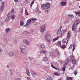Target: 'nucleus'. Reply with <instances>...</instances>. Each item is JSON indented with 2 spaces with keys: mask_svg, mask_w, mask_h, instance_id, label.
Returning <instances> with one entry per match:
<instances>
[{
  "mask_svg": "<svg viewBox=\"0 0 80 80\" xmlns=\"http://www.w3.org/2000/svg\"><path fill=\"white\" fill-rule=\"evenodd\" d=\"M70 37V32H68V38H69Z\"/></svg>",
  "mask_w": 80,
  "mask_h": 80,
  "instance_id": "nucleus-25",
  "label": "nucleus"
},
{
  "mask_svg": "<svg viewBox=\"0 0 80 80\" xmlns=\"http://www.w3.org/2000/svg\"><path fill=\"white\" fill-rule=\"evenodd\" d=\"M52 56L53 57H56V53H53L52 54Z\"/></svg>",
  "mask_w": 80,
  "mask_h": 80,
  "instance_id": "nucleus-31",
  "label": "nucleus"
},
{
  "mask_svg": "<svg viewBox=\"0 0 80 80\" xmlns=\"http://www.w3.org/2000/svg\"><path fill=\"white\" fill-rule=\"evenodd\" d=\"M31 21V19L28 20L27 21L28 23H27L26 24L24 25V27H28V25H29L28 23H30V22Z\"/></svg>",
  "mask_w": 80,
  "mask_h": 80,
  "instance_id": "nucleus-7",
  "label": "nucleus"
},
{
  "mask_svg": "<svg viewBox=\"0 0 80 80\" xmlns=\"http://www.w3.org/2000/svg\"><path fill=\"white\" fill-rule=\"evenodd\" d=\"M75 46L73 45V48H72V51L73 52L75 50Z\"/></svg>",
  "mask_w": 80,
  "mask_h": 80,
  "instance_id": "nucleus-32",
  "label": "nucleus"
},
{
  "mask_svg": "<svg viewBox=\"0 0 80 80\" xmlns=\"http://www.w3.org/2000/svg\"><path fill=\"white\" fill-rule=\"evenodd\" d=\"M68 16L71 18H73V16L72 15H68Z\"/></svg>",
  "mask_w": 80,
  "mask_h": 80,
  "instance_id": "nucleus-39",
  "label": "nucleus"
},
{
  "mask_svg": "<svg viewBox=\"0 0 80 80\" xmlns=\"http://www.w3.org/2000/svg\"><path fill=\"white\" fill-rule=\"evenodd\" d=\"M31 73H32V74H35V75H37V73H36L35 72H32V71H31Z\"/></svg>",
  "mask_w": 80,
  "mask_h": 80,
  "instance_id": "nucleus-40",
  "label": "nucleus"
},
{
  "mask_svg": "<svg viewBox=\"0 0 80 80\" xmlns=\"http://www.w3.org/2000/svg\"><path fill=\"white\" fill-rule=\"evenodd\" d=\"M36 13H39L40 12V10H39V9H37L36 10Z\"/></svg>",
  "mask_w": 80,
  "mask_h": 80,
  "instance_id": "nucleus-35",
  "label": "nucleus"
},
{
  "mask_svg": "<svg viewBox=\"0 0 80 80\" xmlns=\"http://www.w3.org/2000/svg\"><path fill=\"white\" fill-rule=\"evenodd\" d=\"M61 32V30H60V29H58L57 32V35H58V34H60Z\"/></svg>",
  "mask_w": 80,
  "mask_h": 80,
  "instance_id": "nucleus-22",
  "label": "nucleus"
},
{
  "mask_svg": "<svg viewBox=\"0 0 80 80\" xmlns=\"http://www.w3.org/2000/svg\"><path fill=\"white\" fill-rule=\"evenodd\" d=\"M31 21L32 22H34V21H35L36 20H37V19L36 18H32L31 19Z\"/></svg>",
  "mask_w": 80,
  "mask_h": 80,
  "instance_id": "nucleus-17",
  "label": "nucleus"
},
{
  "mask_svg": "<svg viewBox=\"0 0 80 80\" xmlns=\"http://www.w3.org/2000/svg\"><path fill=\"white\" fill-rule=\"evenodd\" d=\"M21 13H23V9L21 8Z\"/></svg>",
  "mask_w": 80,
  "mask_h": 80,
  "instance_id": "nucleus-45",
  "label": "nucleus"
},
{
  "mask_svg": "<svg viewBox=\"0 0 80 80\" xmlns=\"http://www.w3.org/2000/svg\"><path fill=\"white\" fill-rule=\"evenodd\" d=\"M20 48H21V53H25L26 52H25V50H26V49L27 48L26 47L25 45H20Z\"/></svg>",
  "mask_w": 80,
  "mask_h": 80,
  "instance_id": "nucleus-1",
  "label": "nucleus"
},
{
  "mask_svg": "<svg viewBox=\"0 0 80 80\" xmlns=\"http://www.w3.org/2000/svg\"><path fill=\"white\" fill-rule=\"evenodd\" d=\"M30 60H32V59H30Z\"/></svg>",
  "mask_w": 80,
  "mask_h": 80,
  "instance_id": "nucleus-61",
  "label": "nucleus"
},
{
  "mask_svg": "<svg viewBox=\"0 0 80 80\" xmlns=\"http://www.w3.org/2000/svg\"><path fill=\"white\" fill-rule=\"evenodd\" d=\"M48 79L49 80H53V78L51 77H48Z\"/></svg>",
  "mask_w": 80,
  "mask_h": 80,
  "instance_id": "nucleus-29",
  "label": "nucleus"
},
{
  "mask_svg": "<svg viewBox=\"0 0 80 80\" xmlns=\"http://www.w3.org/2000/svg\"><path fill=\"white\" fill-rule=\"evenodd\" d=\"M79 23L80 21L79 20H76L74 22V24H73L72 26V31H74V30H75L77 27V25L79 24Z\"/></svg>",
  "mask_w": 80,
  "mask_h": 80,
  "instance_id": "nucleus-2",
  "label": "nucleus"
},
{
  "mask_svg": "<svg viewBox=\"0 0 80 80\" xmlns=\"http://www.w3.org/2000/svg\"><path fill=\"white\" fill-rule=\"evenodd\" d=\"M70 58L71 60H72L75 59V58H74V56H73V55H71L70 56Z\"/></svg>",
  "mask_w": 80,
  "mask_h": 80,
  "instance_id": "nucleus-12",
  "label": "nucleus"
},
{
  "mask_svg": "<svg viewBox=\"0 0 80 80\" xmlns=\"http://www.w3.org/2000/svg\"><path fill=\"white\" fill-rule=\"evenodd\" d=\"M14 2H18V0H14Z\"/></svg>",
  "mask_w": 80,
  "mask_h": 80,
  "instance_id": "nucleus-51",
  "label": "nucleus"
},
{
  "mask_svg": "<svg viewBox=\"0 0 80 80\" xmlns=\"http://www.w3.org/2000/svg\"><path fill=\"white\" fill-rule=\"evenodd\" d=\"M59 29H60V30H61V29H62V26H60V28Z\"/></svg>",
  "mask_w": 80,
  "mask_h": 80,
  "instance_id": "nucleus-52",
  "label": "nucleus"
},
{
  "mask_svg": "<svg viewBox=\"0 0 80 80\" xmlns=\"http://www.w3.org/2000/svg\"><path fill=\"white\" fill-rule=\"evenodd\" d=\"M75 13L76 15H80V11H79L78 12H75Z\"/></svg>",
  "mask_w": 80,
  "mask_h": 80,
  "instance_id": "nucleus-33",
  "label": "nucleus"
},
{
  "mask_svg": "<svg viewBox=\"0 0 80 80\" xmlns=\"http://www.w3.org/2000/svg\"><path fill=\"white\" fill-rule=\"evenodd\" d=\"M56 40H57V38H54L53 40H52V41L53 42H55V41H56Z\"/></svg>",
  "mask_w": 80,
  "mask_h": 80,
  "instance_id": "nucleus-34",
  "label": "nucleus"
},
{
  "mask_svg": "<svg viewBox=\"0 0 80 80\" xmlns=\"http://www.w3.org/2000/svg\"><path fill=\"white\" fill-rule=\"evenodd\" d=\"M25 25L24 22L23 21H21V22H20V25L21 26H23V25Z\"/></svg>",
  "mask_w": 80,
  "mask_h": 80,
  "instance_id": "nucleus-23",
  "label": "nucleus"
},
{
  "mask_svg": "<svg viewBox=\"0 0 80 80\" xmlns=\"http://www.w3.org/2000/svg\"><path fill=\"white\" fill-rule=\"evenodd\" d=\"M60 47L61 48H66V46L61 45L60 46Z\"/></svg>",
  "mask_w": 80,
  "mask_h": 80,
  "instance_id": "nucleus-21",
  "label": "nucleus"
},
{
  "mask_svg": "<svg viewBox=\"0 0 80 80\" xmlns=\"http://www.w3.org/2000/svg\"><path fill=\"white\" fill-rule=\"evenodd\" d=\"M46 27V25H44L42 26L40 28V30L41 33H43L44 31H45V28Z\"/></svg>",
  "mask_w": 80,
  "mask_h": 80,
  "instance_id": "nucleus-3",
  "label": "nucleus"
},
{
  "mask_svg": "<svg viewBox=\"0 0 80 80\" xmlns=\"http://www.w3.org/2000/svg\"><path fill=\"white\" fill-rule=\"evenodd\" d=\"M47 1H50V0H46Z\"/></svg>",
  "mask_w": 80,
  "mask_h": 80,
  "instance_id": "nucleus-58",
  "label": "nucleus"
},
{
  "mask_svg": "<svg viewBox=\"0 0 80 80\" xmlns=\"http://www.w3.org/2000/svg\"><path fill=\"white\" fill-rule=\"evenodd\" d=\"M16 80H20V78L17 79Z\"/></svg>",
  "mask_w": 80,
  "mask_h": 80,
  "instance_id": "nucleus-54",
  "label": "nucleus"
},
{
  "mask_svg": "<svg viewBox=\"0 0 80 80\" xmlns=\"http://www.w3.org/2000/svg\"><path fill=\"white\" fill-rule=\"evenodd\" d=\"M2 51V49H0V52H1Z\"/></svg>",
  "mask_w": 80,
  "mask_h": 80,
  "instance_id": "nucleus-57",
  "label": "nucleus"
},
{
  "mask_svg": "<svg viewBox=\"0 0 80 80\" xmlns=\"http://www.w3.org/2000/svg\"><path fill=\"white\" fill-rule=\"evenodd\" d=\"M11 18L12 20H13V19L15 18V17H14V15H12V14H11Z\"/></svg>",
  "mask_w": 80,
  "mask_h": 80,
  "instance_id": "nucleus-30",
  "label": "nucleus"
},
{
  "mask_svg": "<svg viewBox=\"0 0 80 80\" xmlns=\"http://www.w3.org/2000/svg\"><path fill=\"white\" fill-rule=\"evenodd\" d=\"M77 71H75L74 72V75H77Z\"/></svg>",
  "mask_w": 80,
  "mask_h": 80,
  "instance_id": "nucleus-46",
  "label": "nucleus"
},
{
  "mask_svg": "<svg viewBox=\"0 0 80 80\" xmlns=\"http://www.w3.org/2000/svg\"><path fill=\"white\" fill-rule=\"evenodd\" d=\"M32 23H34V22H32Z\"/></svg>",
  "mask_w": 80,
  "mask_h": 80,
  "instance_id": "nucleus-64",
  "label": "nucleus"
},
{
  "mask_svg": "<svg viewBox=\"0 0 80 80\" xmlns=\"http://www.w3.org/2000/svg\"><path fill=\"white\" fill-rule=\"evenodd\" d=\"M7 67L9 68V66H7Z\"/></svg>",
  "mask_w": 80,
  "mask_h": 80,
  "instance_id": "nucleus-56",
  "label": "nucleus"
},
{
  "mask_svg": "<svg viewBox=\"0 0 80 80\" xmlns=\"http://www.w3.org/2000/svg\"><path fill=\"white\" fill-rule=\"evenodd\" d=\"M34 2H35V0H33L32 2L31 3L30 5V7H32V5H33V3H34Z\"/></svg>",
  "mask_w": 80,
  "mask_h": 80,
  "instance_id": "nucleus-20",
  "label": "nucleus"
},
{
  "mask_svg": "<svg viewBox=\"0 0 80 80\" xmlns=\"http://www.w3.org/2000/svg\"><path fill=\"white\" fill-rule=\"evenodd\" d=\"M4 8V2H2L1 5H0V12H2Z\"/></svg>",
  "mask_w": 80,
  "mask_h": 80,
  "instance_id": "nucleus-6",
  "label": "nucleus"
},
{
  "mask_svg": "<svg viewBox=\"0 0 80 80\" xmlns=\"http://www.w3.org/2000/svg\"><path fill=\"white\" fill-rule=\"evenodd\" d=\"M11 12L12 13H14V9L13 8H12Z\"/></svg>",
  "mask_w": 80,
  "mask_h": 80,
  "instance_id": "nucleus-41",
  "label": "nucleus"
},
{
  "mask_svg": "<svg viewBox=\"0 0 80 80\" xmlns=\"http://www.w3.org/2000/svg\"><path fill=\"white\" fill-rule=\"evenodd\" d=\"M9 54L10 57H12V56H13V54H14V53H13V52H9Z\"/></svg>",
  "mask_w": 80,
  "mask_h": 80,
  "instance_id": "nucleus-16",
  "label": "nucleus"
},
{
  "mask_svg": "<svg viewBox=\"0 0 80 80\" xmlns=\"http://www.w3.org/2000/svg\"><path fill=\"white\" fill-rule=\"evenodd\" d=\"M70 62H72L73 65H75L76 64V61H75V59L73 60H70Z\"/></svg>",
  "mask_w": 80,
  "mask_h": 80,
  "instance_id": "nucleus-8",
  "label": "nucleus"
},
{
  "mask_svg": "<svg viewBox=\"0 0 80 80\" xmlns=\"http://www.w3.org/2000/svg\"><path fill=\"white\" fill-rule=\"evenodd\" d=\"M10 29H9V28H8L6 30V33H8V31H10Z\"/></svg>",
  "mask_w": 80,
  "mask_h": 80,
  "instance_id": "nucleus-37",
  "label": "nucleus"
},
{
  "mask_svg": "<svg viewBox=\"0 0 80 80\" xmlns=\"http://www.w3.org/2000/svg\"><path fill=\"white\" fill-rule=\"evenodd\" d=\"M72 47H73V46H72V45L71 44L69 47L70 49H72Z\"/></svg>",
  "mask_w": 80,
  "mask_h": 80,
  "instance_id": "nucleus-43",
  "label": "nucleus"
},
{
  "mask_svg": "<svg viewBox=\"0 0 80 80\" xmlns=\"http://www.w3.org/2000/svg\"><path fill=\"white\" fill-rule=\"evenodd\" d=\"M57 45H58L59 47H60V46H61V42L60 41H58L57 43Z\"/></svg>",
  "mask_w": 80,
  "mask_h": 80,
  "instance_id": "nucleus-19",
  "label": "nucleus"
},
{
  "mask_svg": "<svg viewBox=\"0 0 80 80\" xmlns=\"http://www.w3.org/2000/svg\"><path fill=\"white\" fill-rule=\"evenodd\" d=\"M23 42H24L25 43H26V45H29V42H28V41H27V40H24Z\"/></svg>",
  "mask_w": 80,
  "mask_h": 80,
  "instance_id": "nucleus-14",
  "label": "nucleus"
},
{
  "mask_svg": "<svg viewBox=\"0 0 80 80\" xmlns=\"http://www.w3.org/2000/svg\"><path fill=\"white\" fill-rule=\"evenodd\" d=\"M58 55H60V53H59V52H58Z\"/></svg>",
  "mask_w": 80,
  "mask_h": 80,
  "instance_id": "nucleus-55",
  "label": "nucleus"
},
{
  "mask_svg": "<svg viewBox=\"0 0 80 80\" xmlns=\"http://www.w3.org/2000/svg\"><path fill=\"white\" fill-rule=\"evenodd\" d=\"M77 0V1L79 0V1H80V0Z\"/></svg>",
  "mask_w": 80,
  "mask_h": 80,
  "instance_id": "nucleus-60",
  "label": "nucleus"
},
{
  "mask_svg": "<svg viewBox=\"0 0 80 80\" xmlns=\"http://www.w3.org/2000/svg\"><path fill=\"white\" fill-rule=\"evenodd\" d=\"M45 6L46 7L50 8V4L48 3H47L45 4Z\"/></svg>",
  "mask_w": 80,
  "mask_h": 80,
  "instance_id": "nucleus-10",
  "label": "nucleus"
},
{
  "mask_svg": "<svg viewBox=\"0 0 80 80\" xmlns=\"http://www.w3.org/2000/svg\"><path fill=\"white\" fill-rule=\"evenodd\" d=\"M62 42L63 43H68V40L67 39H64L62 40Z\"/></svg>",
  "mask_w": 80,
  "mask_h": 80,
  "instance_id": "nucleus-9",
  "label": "nucleus"
},
{
  "mask_svg": "<svg viewBox=\"0 0 80 80\" xmlns=\"http://www.w3.org/2000/svg\"><path fill=\"white\" fill-rule=\"evenodd\" d=\"M39 46L41 47L42 49H45V47L43 44H42L41 46H40V45H39Z\"/></svg>",
  "mask_w": 80,
  "mask_h": 80,
  "instance_id": "nucleus-15",
  "label": "nucleus"
},
{
  "mask_svg": "<svg viewBox=\"0 0 80 80\" xmlns=\"http://www.w3.org/2000/svg\"><path fill=\"white\" fill-rule=\"evenodd\" d=\"M54 75H58V74L57 73V72H55L53 73Z\"/></svg>",
  "mask_w": 80,
  "mask_h": 80,
  "instance_id": "nucleus-42",
  "label": "nucleus"
},
{
  "mask_svg": "<svg viewBox=\"0 0 80 80\" xmlns=\"http://www.w3.org/2000/svg\"><path fill=\"white\" fill-rule=\"evenodd\" d=\"M66 4H67V2H62L61 3V5L62 6H65V5H66Z\"/></svg>",
  "mask_w": 80,
  "mask_h": 80,
  "instance_id": "nucleus-11",
  "label": "nucleus"
},
{
  "mask_svg": "<svg viewBox=\"0 0 80 80\" xmlns=\"http://www.w3.org/2000/svg\"><path fill=\"white\" fill-rule=\"evenodd\" d=\"M50 36V34H45V39L47 40L48 42H50V40L49 39H48L49 38V37Z\"/></svg>",
  "mask_w": 80,
  "mask_h": 80,
  "instance_id": "nucleus-5",
  "label": "nucleus"
},
{
  "mask_svg": "<svg viewBox=\"0 0 80 80\" xmlns=\"http://www.w3.org/2000/svg\"><path fill=\"white\" fill-rule=\"evenodd\" d=\"M31 59H33V58H31Z\"/></svg>",
  "mask_w": 80,
  "mask_h": 80,
  "instance_id": "nucleus-59",
  "label": "nucleus"
},
{
  "mask_svg": "<svg viewBox=\"0 0 80 80\" xmlns=\"http://www.w3.org/2000/svg\"><path fill=\"white\" fill-rule=\"evenodd\" d=\"M72 78L70 77H68L66 78V80H72Z\"/></svg>",
  "mask_w": 80,
  "mask_h": 80,
  "instance_id": "nucleus-18",
  "label": "nucleus"
},
{
  "mask_svg": "<svg viewBox=\"0 0 80 80\" xmlns=\"http://www.w3.org/2000/svg\"><path fill=\"white\" fill-rule=\"evenodd\" d=\"M45 7H46V6H45V5L44 4H42L41 5V7L42 8L45 9Z\"/></svg>",
  "mask_w": 80,
  "mask_h": 80,
  "instance_id": "nucleus-28",
  "label": "nucleus"
},
{
  "mask_svg": "<svg viewBox=\"0 0 80 80\" xmlns=\"http://www.w3.org/2000/svg\"><path fill=\"white\" fill-rule=\"evenodd\" d=\"M25 14L26 15H28V13L27 9H26L25 10Z\"/></svg>",
  "mask_w": 80,
  "mask_h": 80,
  "instance_id": "nucleus-27",
  "label": "nucleus"
},
{
  "mask_svg": "<svg viewBox=\"0 0 80 80\" xmlns=\"http://www.w3.org/2000/svg\"><path fill=\"white\" fill-rule=\"evenodd\" d=\"M74 67H75V66L74 65H73L72 67H71V69L72 70H73V69L74 68Z\"/></svg>",
  "mask_w": 80,
  "mask_h": 80,
  "instance_id": "nucleus-44",
  "label": "nucleus"
},
{
  "mask_svg": "<svg viewBox=\"0 0 80 80\" xmlns=\"http://www.w3.org/2000/svg\"><path fill=\"white\" fill-rule=\"evenodd\" d=\"M51 65L52 67V68H53L54 69L55 68V67H54V66L53 65V64H52V63H51Z\"/></svg>",
  "mask_w": 80,
  "mask_h": 80,
  "instance_id": "nucleus-38",
  "label": "nucleus"
},
{
  "mask_svg": "<svg viewBox=\"0 0 80 80\" xmlns=\"http://www.w3.org/2000/svg\"><path fill=\"white\" fill-rule=\"evenodd\" d=\"M12 15V14L10 13H8L7 17L6 19L5 22H7L10 21V18H11V16Z\"/></svg>",
  "mask_w": 80,
  "mask_h": 80,
  "instance_id": "nucleus-4",
  "label": "nucleus"
},
{
  "mask_svg": "<svg viewBox=\"0 0 80 80\" xmlns=\"http://www.w3.org/2000/svg\"><path fill=\"white\" fill-rule=\"evenodd\" d=\"M43 61L44 62H46V61H47V60H48V58L47 57H43Z\"/></svg>",
  "mask_w": 80,
  "mask_h": 80,
  "instance_id": "nucleus-13",
  "label": "nucleus"
},
{
  "mask_svg": "<svg viewBox=\"0 0 80 80\" xmlns=\"http://www.w3.org/2000/svg\"><path fill=\"white\" fill-rule=\"evenodd\" d=\"M31 32L32 33V32H33V30L32 29L31 30Z\"/></svg>",
  "mask_w": 80,
  "mask_h": 80,
  "instance_id": "nucleus-48",
  "label": "nucleus"
},
{
  "mask_svg": "<svg viewBox=\"0 0 80 80\" xmlns=\"http://www.w3.org/2000/svg\"><path fill=\"white\" fill-rule=\"evenodd\" d=\"M58 80H60V79H58Z\"/></svg>",
  "mask_w": 80,
  "mask_h": 80,
  "instance_id": "nucleus-62",
  "label": "nucleus"
},
{
  "mask_svg": "<svg viewBox=\"0 0 80 80\" xmlns=\"http://www.w3.org/2000/svg\"><path fill=\"white\" fill-rule=\"evenodd\" d=\"M65 66H64V67H63L62 68V70L63 71V72H65Z\"/></svg>",
  "mask_w": 80,
  "mask_h": 80,
  "instance_id": "nucleus-36",
  "label": "nucleus"
},
{
  "mask_svg": "<svg viewBox=\"0 0 80 80\" xmlns=\"http://www.w3.org/2000/svg\"><path fill=\"white\" fill-rule=\"evenodd\" d=\"M41 53H43V54H46V51L45 50L42 51H41Z\"/></svg>",
  "mask_w": 80,
  "mask_h": 80,
  "instance_id": "nucleus-24",
  "label": "nucleus"
},
{
  "mask_svg": "<svg viewBox=\"0 0 80 80\" xmlns=\"http://www.w3.org/2000/svg\"><path fill=\"white\" fill-rule=\"evenodd\" d=\"M45 12L46 13H48V10H46L45 11Z\"/></svg>",
  "mask_w": 80,
  "mask_h": 80,
  "instance_id": "nucleus-49",
  "label": "nucleus"
},
{
  "mask_svg": "<svg viewBox=\"0 0 80 80\" xmlns=\"http://www.w3.org/2000/svg\"><path fill=\"white\" fill-rule=\"evenodd\" d=\"M27 75H28V76H29V77H30V73L29 72V70H27Z\"/></svg>",
  "mask_w": 80,
  "mask_h": 80,
  "instance_id": "nucleus-26",
  "label": "nucleus"
},
{
  "mask_svg": "<svg viewBox=\"0 0 80 80\" xmlns=\"http://www.w3.org/2000/svg\"><path fill=\"white\" fill-rule=\"evenodd\" d=\"M54 69H55V70H58V69H57V68L56 67H55V68H54Z\"/></svg>",
  "mask_w": 80,
  "mask_h": 80,
  "instance_id": "nucleus-53",
  "label": "nucleus"
},
{
  "mask_svg": "<svg viewBox=\"0 0 80 80\" xmlns=\"http://www.w3.org/2000/svg\"><path fill=\"white\" fill-rule=\"evenodd\" d=\"M27 79L28 80H31V79H30V78L29 77H28L27 78Z\"/></svg>",
  "mask_w": 80,
  "mask_h": 80,
  "instance_id": "nucleus-47",
  "label": "nucleus"
},
{
  "mask_svg": "<svg viewBox=\"0 0 80 80\" xmlns=\"http://www.w3.org/2000/svg\"><path fill=\"white\" fill-rule=\"evenodd\" d=\"M79 8H80V6H79Z\"/></svg>",
  "mask_w": 80,
  "mask_h": 80,
  "instance_id": "nucleus-63",
  "label": "nucleus"
},
{
  "mask_svg": "<svg viewBox=\"0 0 80 80\" xmlns=\"http://www.w3.org/2000/svg\"><path fill=\"white\" fill-rule=\"evenodd\" d=\"M57 38V40H58V39L59 38H60V36H58L57 37V38Z\"/></svg>",
  "mask_w": 80,
  "mask_h": 80,
  "instance_id": "nucleus-50",
  "label": "nucleus"
}]
</instances>
